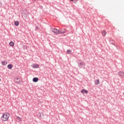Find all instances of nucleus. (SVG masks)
I'll use <instances>...</instances> for the list:
<instances>
[{
  "label": "nucleus",
  "mask_w": 124,
  "mask_h": 124,
  "mask_svg": "<svg viewBox=\"0 0 124 124\" xmlns=\"http://www.w3.org/2000/svg\"><path fill=\"white\" fill-rule=\"evenodd\" d=\"M94 83H95V85H99V79H96L95 80V82H94Z\"/></svg>",
  "instance_id": "obj_13"
},
{
  "label": "nucleus",
  "mask_w": 124,
  "mask_h": 124,
  "mask_svg": "<svg viewBox=\"0 0 124 124\" xmlns=\"http://www.w3.org/2000/svg\"><path fill=\"white\" fill-rule=\"evenodd\" d=\"M80 93H89V91L85 89H82L80 91Z\"/></svg>",
  "instance_id": "obj_5"
},
{
  "label": "nucleus",
  "mask_w": 124,
  "mask_h": 124,
  "mask_svg": "<svg viewBox=\"0 0 124 124\" xmlns=\"http://www.w3.org/2000/svg\"><path fill=\"white\" fill-rule=\"evenodd\" d=\"M70 1H74V0H70Z\"/></svg>",
  "instance_id": "obj_21"
},
{
  "label": "nucleus",
  "mask_w": 124,
  "mask_h": 124,
  "mask_svg": "<svg viewBox=\"0 0 124 124\" xmlns=\"http://www.w3.org/2000/svg\"><path fill=\"white\" fill-rule=\"evenodd\" d=\"M38 116L39 117H41V112H39V113H38Z\"/></svg>",
  "instance_id": "obj_18"
},
{
  "label": "nucleus",
  "mask_w": 124,
  "mask_h": 124,
  "mask_svg": "<svg viewBox=\"0 0 124 124\" xmlns=\"http://www.w3.org/2000/svg\"><path fill=\"white\" fill-rule=\"evenodd\" d=\"M10 116V114H9V113H8V112L4 113L2 116L1 118V121H2V122H7V121H8V119H9Z\"/></svg>",
  "instance_id": "obj_1"
},
{
  "label": "nucleus",
  "mask_w": 124,
  "mask_h": 124,
  "mask_svg": "<svg viewBox=\"0 0 124 124\" xmlns=\"http://www.w3.org/2000/svg\"><path fill=\"white\" fill-rule=\"evenodd\" d=\"M16 83H17V84H20L21 82V78H16Z\"/></svg>",
  "instance_id": "obj_6"
},
{
  "label": "nucleus",
  "mask_w": 124,
  "mask_h": 124,
  "mask_svg": "<svg viewBox=\"0 0 124 124\" xmlns=\"http://www.w3.org/2000/svg\"><path fill=\"white\" fill-rule=\"evenodd\" d=\"M62 31H64V29L63 30H62Z\"/></svg>",
  "instance_id": "obj_22"
},
{
  "label": "nucleus",
  "mask_w": 124,
  "mask_h": 124,
  "mask_svg": "<svg viewBox=\"0 0 124 124\" xmlns=\"http://www.w3.org/2000/svg\"><path fill=\"white\" fill-rule=\"evenodd\" d=\"M34 0V1H35V0Z\"/></svg>",
  "instance_id": "obj_26"
},
{
  "label": "nucleus",
  "mask_w": 124,
  "mask_h": 124,
  "mask_svg": "<svg viewBox=\"0 0 124 124\" xmlns=\"http://www.w3.org/2000/svg\"><path fill=\"white\" fill-rule=\"evenodd\" d=\"M51 31L52 32H54V33H56L57 35L59 34V30L56 28H51Z\"/></svg>",
  "instance_id": "obj_3"
},
{
  "label": "nucleus",
  "mask_w": 124,
  "mask_h": 124,
  "mask_svg": "<svg viewBox=\"0 0 124 124\" xmlns=\"http://www.w3.org/2000/svg\"><path fill=\"white\" fill-rule=\"evenodd\" d=\"M112 45H114V43H112Z\"/></svg>",
  "instance_id": "obj_23"
},
{
  "label": "nucleus",
  "mask_w": 124,
  "mask_h": 124,
  "mask_svg": "<svg viewBox=\"0 0 124 124\" xmlns=\"http://www.w3.org/2000/svg\"><path fill=\"white\" fill-rule=\"evenodd\" d=\"M35 29H36V30H39V27L36 26Z\"/></svg>",
  "instance_id": "obj_19"
},
{
  "label": "nucleus",
  "mask_w": 124,
  "mask_h": 124,
  "mask_svg": "<svg viewBox=\"0 0 124 124\" xmlns=\"http://www.w3.org/2000/svg\"><path fill=\"white\" fill-rule=\"evenodd\" d=\"M67 54H69V55H71V54H72V50L69 49L67 50Z\"/></svg>",
  "instance_id": "obj_16"
},
{
  "label": "nucleus",
  "mask_w": 124,
  "mask_h": 124,
  "mask_svg": "<svg viewBox=\"0 0 124 124\" xmlns=\"http://www.w3.org/2000/svg\"><path fill=\"white\" fill-rule=\"evenodd\" d=\"M107 33V32L105 31H103L102 32V35H103V36H105V35H106Z\"/></svg>",
  "instance_id": "obj_15"
},
{
  "label": "nucleus",
  "mask_w": 124,
  "mask_h": 124,
  "mask_svg": "<svg viewBox=\"0 0 124 124\" xmlns=\"http://www.w3.org/2000/svg\"><path fill=\"white\" fill-rule=\"evenodd\" d=\"M16 119H17V120H18V121H22L21 118L20 117H19V116H17V117H16Z\"/></svg>",
  "instance_id": "obj_17"
},
{
  "label": "nucleus",
  "mask_w": 124,
  "mask_h": 124,
  "mask_svg": "<svg viewBox=\"0 0 124 124\" xmlns=\"http://www.w3.org/2000/svg\"><path fill=\"white\" fill-rule=\"evenodd\" d=\"M119 76H121V77H124V73L123 71H120L118 72Z\"/></svg>",
  "instance_id": "obj_4"
},
{
  "label": "nucleus",
  "mask_w": 124,
  "mask_h": 124,
  "mask_svg": "<svg viewBox=\"0 0 124 124\" xmlns=\"http://www.w3.org/2000/svg\"><path fill=\"white\" fill-rule=\"evenodd\" d=\"M13 67V65H12V64H9L7 65V68H8V69H12Z\"/></svg>",
  "instance_id": "obj_9"
},
{
  "label": "nucleus",
  "mask_w": 124,
  "mask_h": 124,
  "mask_svg": "<svg viewBox=\"0 0 124 124\" xmlns=\"http://www.w3.org/2000/svg\"><path fill=\"white\" fill-rule=\"evenodd\" d=\"M20 24V22L18 21H15V26H16V27H18L19 25Z\"/></svg>",
  "instance_id": "obj_11"
},
{
  "label": "nucleus",
  "mask_w": 124,
  "mask_h": 124,
  "mask_svg": "<svg viewBox=\"0 0 124 124\" xmlns=\"http://www.w3.org/2000/svg\"><path fill=\"white\" fill-rule=\"evenodd\" d=\"M65 31H66V29H64V31H62L58 30V34H62V33H65Z\"/></svg>",
  "instance_id": "obj_7"
},
{
  "label": "nucleus",
  "mask_w": 124,
  "mask_h": 124,
  "mask_svg": "<svg viewBox=\"0 0 124 124\" xmlns=\"http://www.w3.org/2000/svg\"><path fill=\"white\" fill-rule=\"evenodd\" d=\"M0 81H1V79L0 78Z\"/></svg>",
  "instance_id": "obj_25"
},
{
  "label": "nucleus",
  "mask_w": 124,
  "mask_h": 124,
  "mask_svg": "<svg viewBox=\"0 0 124 124\" xmlns=\"http://www.w3.org/2000/svg\"><path fill=\"white\" fill-rule=\"evenodd\" d=\"M1 64L2 65H6V64H7V62H6L5 61H2L1 62Z\"/></svg>",
  "instance_id": "obj_14"
},
{
  "label": "nucleus",
  "mask_w": 124,
  "mask_h": 124,
  "mask_svg": "<svg viewBox=\"0 0 124 124\" xmlns=\"http://www.w3.org/2000/svg\"><path fill=\"white\" fill-rule=\"evenodd\" d=\"M78 64L79 68H84L86 66V62L83 61V60H78Z\"/></svg>",
  "instance_id": "obj_2"
},
{
  "label": "nucleus",
  "mask_w": 124,
  "mask_h": 124,
  "mask_svg": "<svg viewBox=\"0 0 124 124\" xmlns=\"http://www.w3.org/2000/svg\"><path fill=\"white\" fill-rule=\"evenodd\" d=\"M74 0V3H76L77 2V0Z\"/></svg>",
  "instance_id": "obj_20"
},
{
  "label": "nucleus",
  "mask_w": 124,
  "mask_h": 124,
  "mask_svg": "<svg viewBox=\"0 0 124 124\" xmlns=\"http://www.w3.org/2000/svg\"><path fill=\"white\" fill-rule=\"evenodd\" d=\"M32 67L33 68H38L39 65L38 64H33Z\"/></svg>",
  "instance_id": "obj_10"
},
{
  "label": "nucleus",
  "mask_w": 124,
  "mask_h": 124,
  "mask_svg": "<svg viewBox=\"0 0 124 124\" xmlns=\"http://www.w3.org/2000/svg\"><path fill=\"white\" fill-rule=\"evenodd\" d=\"M85 66H84V67H83V69H85Z\"/></svg>",
  "instance_id": "obj_24"
},
{
  "label": "nucleus",
  "mask_w": 124,
  "mask_h": 124,
  "mask_svg": "<svg viewBox=\"0 0 124 124\" xmlns=\"http://www.w3.org/2000/svg\"><path fill=\"white\" fill-rule=\"evenodd\" d=\"M14 44L15 43L13 41H11L9 43V45L11 47H14Z\"/></svg>",
  "instance_id": "obj_12"
},
{
  "label": "nucleus",
  "mask_w": 124,
  "mask_h": 124,
  "mask_svg": "<svg viewBox=\"0 0 124 124\" xmlns=\"http://www.w3.org/2000/svg\"><path fill=\"white\" fill-rule=\"evenodd\" d=\"M38 80H39L38 78H33L32 81L33 82L36 83L37 82H38Z\"/></svg>",
  "instance_id": "obj_8"
}]
</instances>
